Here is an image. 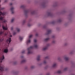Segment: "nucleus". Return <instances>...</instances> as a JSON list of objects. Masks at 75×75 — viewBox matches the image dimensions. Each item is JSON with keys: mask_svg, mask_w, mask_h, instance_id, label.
Instances as JSON below:
<instances>
[{"mask_svg": "<svg viewBox=\"0 0 75 75\" xmlns=\"http://www.w3.org/2000/svg\"><path fill=\"white\" fill-rule=\"evenodd\" d=\"M37 47V45L35 44L33 46H31L29 48L27 49L28 51V54H31L33 53V52L32 51V50L34 49V48H36Z\"/></svg>", "mask_w": 75, "mask_h": 75, "instance_id": "f257e3e1", "label": "nucleus"}, {"mask_svg": "<svg viewBox=\"0 0 75 75\" xmlns=\"http://www.w3.org/2000/svg\"><path fill=\"white\" fill-rule=\"evenodd\" d=\"M6 14L5 12H3L2 13L1 11H0V20L1 21H2L3 23H6L7 22V21L6 20H4L3 16Z\"/></svg>", "mask_w": 75, "mask_h": 75, "instance_id": "f03ea898", "label": "nucleus"}, {"mask_svg": "<svg viewBox=\"0 0 75 75\" xmlns=\"http://www.w3.org/2000/svg\"><path fill=\"white\" fill-rule=\"evenodd\" d=\"M4 59V56H3L1 57L0 59V63H1L2 62V61ZM4 70V68L3 67H1L0 65V71H2Z\"/></svg>", "mask_w": 75, "mask_h": 75, "instance_id": "7ed1b4c3", "label": "nucleus"}, {"mask_svg": "<svg viewBox=\"0 0 75 75\" xmlns=\"http://www.w3.org/2000/svg\"><path fill=\"white\" fill-rule=\"evenodd\" d=\"M11 41V38H8L6 40V42L8 44H9L10 43Z\"/></svg>", "mask_w": 75, "mask_h": 75, "instance_id": "20e7f679", "label": "nucleus"}, {"mask_svg": "<svg viewBox=\"0 0 75 75\" xmlns=\"http://www.w3.org/2000/svg\"><path fill=\"white\" fill-rule=\"evenodd\" d=\"M2 28L3 30H7L8 29V27L7 25L6 26H4V25H3Z\"/></svg>", "mask_w": 75, "mask_h": 75, "instance_id": "39448f33", "label": "nucleus"}, {"mask_svg": "<svg viewBox=\"0 0 75 75\" xmlns=\"http://www.w3.org/2000/svg\"><path fill=\"white\" fill-rule=\"evenodd\" d=\"M30 42L31 40L30 39H28V40L26 41V43L27 44H28L30 43Z\"/></svg>", "mask_w": 75, "mask_h": 75, "instance_id": "423d86ee", "label": "nucleus"}, {"mask_svg": "<svg viewBox=\"0 0 75 75\" xmlns=\"http://www.w3.org/2000/svg\"><path fill=\"white\" fill-rule=\"evenodd\" d=\"M63 58L66 61H67L69 59V57H63Z\"/></svg>", "mask_w": 75, "mask_h": 75, "instance_id": "0eeeda50", "label": "nucleus"}, {"mask_svg": "<svg viewBox=\"0 0 75 75\" xmlns=\"http://www.w3.org/2000/svg\"><path fill=\"white\" fill-rule=\"evenodd\" d=\"M8 52V50L7 48L5 49L4 51V52L6 53H7Z\"/></svg>", "mask_w": 75, "mask_h": 75, "instance_id": "6e6552de", "label": "nucleus"}, {"mask_svg": "<svg viewBox=\"0 0 75 75\" xmlns=\"http://www.w3.org/2000/svg\"><path fill=\"white\" fill-rule=\"evenodd\" d=\"M14 8L13 7H12L11 9V10L12 11V13H13V11L14 10Z\"/></svg>", "mask_w": 75, "mask_h": 75, "instance_id": "1a4fd4ad", "label": "nucleus"}, {"mask_svg": "<svg viewBox=\"0 0 75 75\" xmlns=\"http://www.w3.org/2000/svg\"><path fill=\"white\" fill-rule=\"evenodd\" d=\"M16 30L18 32H19L20 31V29L19 28H16Z\"/></svg>", "mask_w": 75, "mask_h": 75, "instance_id": "9d476101", "label": "nucleus"}, {"mask_svg": "<svg viewBox=\"0 0 75 75\" xmlns=\"http://www.w3.org/2000/svg\"><path fill=\"white\" fill-rule=\"evenodd\" d=\"M33 35H30L28 36L29 39H30V38H32L33 37Z\"/></svg>", "mask_w": 75, "mask_h": 75, "instance_id": "9b49d317", "label": "nucleus"}, {"mask_svg": "<svg viewBox=\"0 0 75 75\" xmlns=\"http://www.w3.org/2000/svg\"><path fill=\"white\" fill-rule=\"evenodd\" d=\"M56 65H57V64L56 63H54L53 64L52 66V67H54L56 66Z\"/></svg>", "mask_w": 75, "mask_h": 75, "instance_id": "f8f14e48", "label": "nucleus"}, {"mask_svg": "<svg viewBox=\"0 0 75 75\" xmlns=\"http://www.w3.org/2000/svg\"><path fill=\"white\" fill-rule=\"evenodd\" d=\"M23 39V37H22V36H19V39L20 40H21Z\"/></svg>", "mask_w": 75, "mask_h": 75, "instance_id": "ddd939ff", "label": "nucleus"}, {"mask_svg": "<svg viewBox=\"0 0 75 75\" xmlns=\"http://www.w3.org/2000/svg\"><path fill=\"white\" fill-rule=\"evenodd\" d=\"M40 56H39L37 57V59L38 61H39V60H40Z\"/></svg>", "mask_w": 75, "mask_h": 75, "instance_id": "4468645a", "label": "nucleus"}, {"mask_svg": "<svg viewBox=\"0 0 75 75\" xmlns=\"http://www.w3.org/2000/svg\"><path fill=\"white\" fill-rule=\"evenodd\" d=\"M47 47H45L43 48L42 50H47Z\"/></svg>", "mask_w": 75, "mask_h": 75, "instance_id": "2eb2a0df", "label": "nucleus"}, {"mask_svg": "<svg viewBox=\"0 0 75 75\" xmlns=\"http://www.w3.org/2000/svg\"><path fill=\"white\" fill-rule=\"evenodd\" d=\"M25 7V6L24 5H21L20 6V8H23Z\"/></svg>", "mask_w": 75, "mask_h": 75, "instance_id": "dca6fc26", "label": "nucleus"}, {"mask_svg": "<svg viewBox=\"0 0 75 75\" xmlns=\"http://www.w3.org/2000/svg\"><path fill=\"white\" fill-rule=\"evenodd\" d=\"M16 32H13L12 33V34L13 35H15L16 34Z\"/></svg>", "mask_w": 75, "mask_h": 75, "instance_id": "f3484780", "label": "nucleus"}, {"mask_svg": "<svg viewBox=\"0 0 75 75\" xmlns=\"http://www.w3.org/2000/svg\"><path fill=\"white\" fill-rule=\"evenodd\" d=\"M49 38H47L46 39H45V41H47L48 40H49Z\"/></svg>", "mask_w": 75, "mask_h": 75, "instance_id": "a211bd4d", "label": "nucleus"}, {"mask_svg": "<svg viewBox=\"0 0 75 75\" xmlns=\"http://www.w3.org/2000/svg\"><path fill=\"white\" fill-rule=\"evenodd\" d=\"M14 19H12L11 20V22H13L14 21Z\"/></svg>", "mask_w": 75, "mask_h": 75, "instance_id": "6ab92c4d", "label": "nucleus"}, {"mask_svg": "<svg viewBox=\"0 0 75 75\" xmlns=\"http://www.w3.org/2000/svg\"><path fill=\"white\" fill-rule=\"evenodd\" d=\"M48 34H50L51 33V30H48L47 31Z\"/></svg>", "mask_w": 75, "mask_h": 75, "instance_id": "aec40b11", "label": "nucleus"}, {"mask_svg": "<svg viewBox=\"0 0 75 75\" xmlns=\"http://www.w3.org/2000/svg\"><path fill=\"white\" fill-rule=\"evenodd\" d=\"M61 71H60V70L58 71H57V73H59V74H60V73H61Z\"/></svg>", "mask_w": 75, "mask_h": 75, "instance_id": "412c9836", "label": "nucleus"}, {"mask_svg": "<svg viewBox=\"0 0 75 75\" xmlns=\"http://www.w3.org/2000/svg\"><path fill=\"white\" fill-rule=\"evenodd\" d=\"M37 42L36 39H34V42Z\"/></svg>", "mask_w": 75, "mask_h": 75, "instance_id": "4be33fe9", "label": "nucleus"}, {"mask_svg": "<svg viewBox=\"0 0 75 75\" xmlns=\"http://www.w3.org/2000/svg\"><path fill=\"white\" fill-rule=\"evenodd\" d=\"M3 33V32H0V35H1Z\"/></svg>", "mask_w": 75, "mask_h": 75, "instance_id": "5701e85b", "label": "nucleus"}, {"mask_svg": "<svg viewBox=\"0 0 75 75\" xmlns=\"http://www.w3.org/2000/svg\"><path fill=\"white\" fill-rule=\"evenodd\" d=\"M25 61V60H22V61H21V62H24Z\"/></svg>", "mask_w": 75, "mask_h": 75, "instance_id": "b1692460", "label": "nucleus"}, {"mask_svg": "<svg viewBox=\"0 0 75 75\" xmlns=\"http://www.w3.org/2000/svg\"><path fill=\"white\" fill-rule=\"evenodd\" d=\"M3 39H0V42H1L3 41Z\"/></svg>", "mask_w": 75, "mask_h": 75, "instance_id": "393cba45", "label": "nucleus"}, {"mask_svg": "<svg viewBox=\"0 0 75 75\" xmlns=\"http://www.w3.org/2000/svg\"><path fill=\"white\" fill-rule=\"evenodd\" d=\"M34 67L33 66H31V69H33V68Z\"/></svg>", "mask_w": 75, "mask_h": 75, "instance_id": "a878e982", "label": "nucleus"}, {"mask_svg": "<svg viewBox=\"0 0 75 75\" xmlns=\"http://www.w3.org/2000/svg\"><path fill=\"white\" fill-rule=\"evenodd\" d=\"M38 33H36V34H35V36H38Z\"/></svg>", "mask_w": 75, "mask_h": 75, "instance_id": "bb28decb", "label": "nucleus"}, {"mask_svg": "<svg viewBox=\"0 0 75 75\" xmlns=\"http://www.w3.org/2000/svg\"><path fill=\"white\" fill-rule=\"evenodd\" d=\"M30 25H31L30 24H28V26H30Z\"/></svg>", "mask_w": 75, "mask_h": 75, "instance_id": "cd10ccee", "label": "nucleus"}, {"mask_svg": "<svg viewBox=\"0 0 75 75\" xmlns=\"http://www.w3.org/2000/svg\"><path fill=\"white\" fill-rule=\"evenodd\" d=\"M22 53L23 54L24 53H25V51H23Z\"/></svg>", "mask_w": 75, "mask_h": 75, "instance_id": "c85d7f7f", "label": "nucleus"}, {"mask_svg": "<svg viewBox=\"0 0 75 75\" xmlns=\"http://www.w3.org/2000/svg\"><path fill=\"white\" fill-rule=\"evenodd\" d=\"M23 58H24V57H23V56H21V59Z\"/></svg>", "mask_w": 75, "mask_h": 75, "instance_id": "c756f323", "label": "nucleus"}, {"mask_svg": "<svg viewBox=\"0 0 75 75\" xmlns=\"http://www.w3.org/2000/svg\"><path fill=\"white\" fill-rule=\"evenodd\" d=\"M13 29V27H11V30H12Z\"/></svg>", "mask_w": 75, "mask_h": 75, "instance_id": "7c9ffc66", "label": "nucleus"}, {"mask_svg": "<svg viewBox=\"0 0 75 75\" xmlns=\"http://www.w3.org/2000/svg\"><path fill=\"white\" fill-rule=\"evenodd\" d=\"M46 63V61H44V64H45Z\"/></svg>", "mask_w": 75, "mask_h": 75, "instance_id": "2f4dec72", "label": "nucleus"}, {"mask_svg": "<svg viewBox=\"0 0 75 75\" xmlns=\"http://www.w3.org/2000/svg\"><path fill=\"white\" fill-rule=\"evenodd\" d=\"M45 58L46 59H47L48 58V57H45Z\"/></svg>", "mask_w": 75, "mask_h": 75, "instance_id": "473e14b6", "label": "nucleus"}, {"mask_svg": "<svg viewBox=\"0 0 75 75\" xmlns=\"http://www.w3.org/2000/svg\"><path fill=\"white\" fill-rule=\"evenodd\" d=\"M10 37H12V35H10Z\"/></svg>", "mask_w": 75, "mask_h": 75, "instance_id": "72a5a7b5", "label": "nucleus"}, {"mask_svg": "<svg viewBox=\"0 0 75 75\" xmlns=\"http://www.w3.org/2000/svg\"><path fill=\"white\" fill-rule=\"evenodd\" d=\"M33 13H34V12H32L31 13V14H33Z\"/></svg>", "mask_w": 75, "mask_h": 75, "instance_id": "f704fd0d", "label": "nucleus"}, {"mask_svg": "<svg viewBox=\"0 0 75 75\" xmlns=\"http://www.w3.org/2000/svg\"><path fill=\"white\" fill-rule=\"evenodd\" d=\"M67 69V68H65L64 69V70H66Z\"/></svg>", "mask_w": 75, "mask_h": 75, "instance_id": "c9c22d12", "label": "nucleus"}, {"mask_svg": "<svg viewBox=\"0 0 75 75\" xmlns=\"http://www.w3.org/2000/svg\"><path fill=\"white\" fill-rule=\"evenodd\" d=\"M12 4H10V5H11Z\"/></svg>", "mask_w": 75, "mask_h": 75, "instance_id": "e433bc0d", "label": "nucleus"}, {"mask_svg": "<svg viewBox=\"0 0 75 75\" xmlns=\"http://www.w3.org/2000/svg\"><path fill=\"white\" fill-rule=\"evenodd\" d=\"M10 34H11V33H10Z\"/></svg>", "mask_w": 75, "mask_h": 75, "instance_id": "4c0bfd02", "label": "nucleus"}, {"mask_svg": "<svg viewBox=\"0 0 75 75\" xmlns=\"http://www.w3.org/2000/svg\"><path fill=\"white\" fill-rule=\"evenodd\" d=\"M0 2H1V0H0Z\"/></svg>", "mask_w": 75, "mask_h": 75, "instance_id": "58836bf2", "label": "nucleus"}, {"mask_svg": "<svg viewBox=\"0 0 75 75\" xmlns=\"http://www.w3.org/2000/svg\"><path fill=\"white\" fill-rule=\"evenodd\" d=\"M1 26V25H0V27Z\"/></svg>", "mask_w": 75, "mask_h": 75, "instance_id": "ea45409f", "label": "nucleus"}, {"mask_svg": "<svg viewBox=\"0 0 75 75\" xmlns=\"http://www.w3.org/2000/svg\"><path fill=\"white\" fill-rule=\"evenodd\" d=\"M1 49H0V51H1Z\"/></svg>", "mask_w": 75, "mask_h": 75, "instance_id": "a19ab883", "label": "nucleus"}]
</instances>
